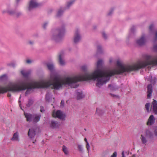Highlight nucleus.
Returning a JSON list of instances; mask_svg holds the SVG:
<instances>
[{
  "instance_id": "obj_60",
  "label": "nucleus",
  "mask_w": 157,
  "mask_h": 157,
  "mask_svg": "<svg viewBox=\"0 0 157 157\" xmlns=\"http://www.w3.org/2000/svg\"><path fill=\"white\" fill-rule=\"evenodd\" d=\"M132 156H133V157H134V155H133Z\"/></svg>"
},
{
  "instance_id": "obj_56",
  "label": "nucleus",
  "mask_w": 157,
  "mask_h": 157,
  "mask_svg": "<svg viewBox=\"0 0 157 157\" xmlns=\"http://www.w3.org/2000/svg\"><path fill=\"white\" fill-rule=\"evenodd\" d=\"M112 59H109V62L110 63H111L112 62Z\"/></svg>"
},
{
  "instance_id": "obj_48",
  "label": "nucleus",
  "mask_w": 157,
  "mask_h": 157,
  "mask_svg": "<svg viewBox=\"0 0 157 157\" xmlns=\"http://www.w3.org/2000/svg\"><path fill=\"white\" fill-rule=\"evenodd\" d=\"M102 35L104 38H105V39H107V36L106 35V34L104 32L102 33Z\"/></svg>"
},
{
  "instance_id": "obj_18",
  "label": "nucleus",
  "mask_w": 157,
  "mask_h": 157,
  "mask_svg": "<svg viewBox=\"0 0 157 157\" xmlns=\"http://www.w3.org/2000/svg\"><path fill=\"white\" fill-rule=\"evenodd\" d=\"M148 81H150L152 83H154L156 81V79L155 78H152V76L151 75H149L148 77L147 78Z\"/></svg>"
},
{
  "instance_id": "obj_4",
  "label": "nucleus",
  "mask_w": 157,
  "mask_h": 157,
  "mask_svg": "<svg viewBox=\"0 0 157 157\" xmlns=\"http://www.w3.org/2000/svg\"><path fill=\"white\" fill-rule=\"evenodd\" d=\"M65 30L63 28H60L56 30L52 35V39L56 42L61 40L63 36Z\"/></svg>"
},
{
  "instance_id": "obj_61",
  "label": "nucleus",
  "mask_w": 157,
  "mask_h": 157,
  "mask_svg": "<svg viewBox=\"0 0 157 157\" xmlns=\"http://www.w3.org/2000/svg\"><path fill=\"white\" fill-rule=\"evenodd\" d=\"M20 102H21V101H19V103H20Z\"/></svg>"
},
{
  "instance_id": "obj_58",
  "label": "nucleus",
  "mask_w": 157,
  "mask_h": 157,
  "mask_svg": "<svg viewBox=\"0 0 157 157\" xmlns=\"http://www.w3.org/2000/svg\"><path fill=\"white\" fill-rule=\"evenodd\" d=\"M19 105H20V108H21V109H22V108H21V104H20V103H19Z\"/></svg>"
},
{
  "instance_id": "obj_10",
  "label": "nucleus",
  "mask_w": 157,
  "mask_h": 157,
  "mask_svg": "<svg viewBox=\"0 0 157 157\" xmlns=\"http://www.w3.org/2000/svg\"><path fill=\"white\" fill-rule=\"evenodd\" d=\"M151 109L154 114H157V102L156 100H153L151 103Z\"/></svg>"
},
{
  "instance_id": "obj_14",
  "label": "nucleus",
  "mask_w": 157,
  "mask_h": 157,
  "mask_svg": "<svg viewBox=\"0 0 157 157\" xmlns=\"http://www.w3.org/2000/svg\"><path fill=\"white\" fill-rule=\"evenodd\" d=\"M146 41L144 37L142 36L140 38L136 40V43L139 45H143Z\"/></svg>"
},
{
  "instance_id": "obj_5",
  "label": "nucleus",
  "mask_w": 157,
  "mask_h": 157,
  "mask_svg": "<svg viewBox=\"0 0 157 157\" xmlns=\"http://www.w3.org/2000/svg\"><path fill=\"white\" fill-rule=\"evenodd\" d=\"M153 133L149 129H145L142 133L140 139L143 144H145L148 141V138H152L153 136Z\"/></svg>"
},
{
  "instance_id": "obj_28",
  "label": "nucleus",
  "mask_w": 157,
  "mask_h": 157,
  "mask_svg": "<svg viewBox=\"0 0 157 157\" xmlns=\"http://www.w3.org/2000/svg\"><path fill=\"white\" fill-rule=\"evenodd\" d=\"M54 67L52 63H50V71H54Z\"/></svg>"
},
{
  "instance_id": "obj_38",
  "label": "nucleus",
  "mask_w": 157,
  "mask_h": 157,
  "mask_svg": "<svg viewBox=\"0 0 157 157\" xmlns=\"http://www.w3.org/2000/svg\"><path fill=\"white\" fill-rule=\"evenodd\" d=\"M73 3V1H71L68 2L67 3V6L69 8Z\"/></svg>"
},
{
  "instance_id": "obj_45",
  "label": "nucleus",
  "mask_w": 157,
  "mask_h": 157,
  "mask_svg": "<svg viewBox=\"0 0 157 157\" xmlns=\"http://www.w3.org/2000/svg\"><path fill=\"white\" fill-rule=\"evenodd\" d=\"M64 101L63 100H62L61 101L60 104H61V106L62 107H63L64 106Z\"/></svg>"
},
{
  "instance_id": "obj_54",
  "label": "nucleus",
  "mask_w": 157,
  "mask_h": 157,
  "mask_svg": "<svg viewBox=\"0 0 157 157\" xmlns=\"http://www.w3.org/2000/svg\"><path fill=\"white\" fill-rule=\"evenodd\" d=\"M8 97H11V94L9 93L8 94Z\"/></svg>"
},
{
  "instance_id": "obj_24",
  "label": "nucleus",
  "mask_w": 157,
  "mask_h": 157,
  "mask_svg": "<svg viewBox=\"0 0 157 157\" xmlns=\"http://www.w3.org/2000/svg\"><path fill=\"white\" fill-rule=\"evenodd\" d=\"M16 16L18 18L22 16L23 15V13L21 11H19L16 12Z\"/></svg>"
},
{
  "instance_id": "obj_52",
  "label": "nucleus",
  "mask_w": 157,
  "mask_h": 157,
  "mask_svg": "<svg viewBox=\"0 0 157 157\" xmlns=\"http://www.w3.org/2000/svg\"><path fill=\"white\" fill-rule=\"evenodd\" d=\"M122 157H125L124 155V151H123L122 153Z\"/></svg>"
},
{
  "instance_id": "obj_42",
  "label": "nucleus",
  "mask_w": 157,
  "mask_h": 157,
  "mask_svg": "<svg viewBox=\"0 0 157 157\" xmlns=\"http://www.w3.org/2000/svg\"><path fill=\"white\" fill-rule=\"evenodd\" d=\"M32 62V61L30 59H28L26 61V63L28 64H30Z\"/></svg>"
},
{
  "instance_id": "obj_50",
  "label": "nucleus",
  "mask_w": 157,
  "mask_h": 157,
  "mask_svg": "<svg viewBox=\"0 0 157 157\" xmlns=\"http://www.w3.org/2000/svg\"><path fill=\"white\" fill-rule=\"evenodd\" d=\"M113 10L112 9L110 10L109 11V12L108 13V15H110L113 12Z\"/></svg>"
},
{
  "instance_id": "obj_27",
  "label": "nucleus",
  "mask_w": 157,
  "mask_h": 157,
  "mask_svg": "<svg viewBox=\"0 0 157 157\" xmlns=\"http://www.w3.org/2000/svg\"><path fill=\"white\" fill-rule=\"evenodd\" d=\"M108 153L109 152L107 151H104L102 154L101 157H108Z\"/></svg>"
},
{
  "instance_id": "obj_26",
  "label": "nucleus",
  "mask_w": 157,
  "mask_h": 157,
  "mask_svg": "<svg viewBox=\"0 0 157 157\" xmlns=\"http://www.w3.org/2000/svg\"><path fill=\"white\" fill-rule=\"evenodd\" d=\"M33 103V101L30 99H29L28 101V103L26 104V106L28 107H29L31 105H32Z\"/></svg>"
},
{
  "instance_id": "obj_36",
  "label": "nucleus",
  "mask_w": 157,
  "mask_h": 157,
  "mask_svg": "<svg viewBox=\"0 0 157 157\" xmlns=\"http://www.w3.org/2000/svg\"><path fill=\"white\" fill-rule=\"evenodd\" d=\"M86 147L88 151V153L90 148V146L88 143H87L86 144Z\"/></svg>"
},
{
  "instance_id": "obj_16",
  "label": "nucleus",
  "mask_w": 157,
  "mask_h": 157,
  "mask_svg": "<svg viewBox=\"0 0 157 157\" xmlns=\"http://www.w3.org/2000/svg\"><path fill=\"white\" fill-rule=\"evenodd\" d=\"M77 99L78 100L84 97L82 91L77 92H76Z\"/></svg>"
},
{
  "instance_id": "obj_11",
  "label": "nucleus",
  "mask_w": 157,
  "mask_h": 157,
  "mask_svg": "<svg viewBox=\"0 0 157 157\" xmlns=\"http://www.w3.org/2000/svg\"><path fill=\"white\" fill-rule=\"evenodd\" d=\"M152 88L151 84H149L147 86V98H150L151 96L152 93Z\"/></svg>"
},
{
  "instance_id": "obj_37",
  "label": "nucleus",
  "mask_w": 157,
  "mask_h": 157,
  "mask_svg": "<svg viewBox=\"0 0 157 157\" xmlns=\"http://www.w3.org/2000/svg\"><path fill=\"white\" fill-rule=\"evenodd\" d=\"M34 43V41L31 40H29L27 42V44L30 45H33Z\"/></svg>"
},
{
  "instance_id": "obj_23",
  "label": "nucleus",
  "mask_w": 157,
  "mask_h": 157,
  "mask_svg": "<svg viewBox=\"0 0 157 157\" xmlns=\"http://www.w3.org/2000/svg\"><path fill=\"white\" fill-rule=\"evenodd\" d=\"M78 151L81 153L83 152V148L82 146L81 145L78 144Z\"/></svg>"
},
{
  "instance_id": "obj_21",
  "label": "nucleus",
  "mask_w": 157,
  "mask_h": 157,
  "mask_svg": "<svg viewBox=\"0 0 157 157\" xmlns=\"http://www.w3.org/2000/svg\"><path fill=\"white\" fill-rule=\"evenodd\" d=\"M21 73L22 75L25 77H28L30 74V72L29 71L25 72L24 71H21Z\"/></svg>"
},
{
  "instance_id": "obj_32",
  "label": "nucleus",
  "mask_w": 157,
  "mask_h": 157,
  "mask_svg": "<svg viewBox=\"0 0 157 157\" xmlns=\"http://www.w3.org/2000/svg\"><path fill=\"white\" fill-rule=\"evenodd\" d=\"M149 106H150V103H146L145 105V108H146L147 112H149Z\"/></svg>"
},
{
  "instance_id": "obj_57",
  "label": "nucleus",
  "mask_w": 157,
  "mask_h": 157,
  "mask_svg": "<svg viewBox=\"0 0 157 157\" xmlns=\"http://www.w3.org/2000/svg\"><path fill=\"white\" fill-rule=\"evenodd\" d=\"M47 67L49 69V64H47Z\"/></svg>"
},
{
  "instance_id": "obj_55",
  "label": "nucleus",
  "mask_w": 157,
  "mask_h": 157,
  "mask_svg": "<svg viewBox=\"0 0 157 157\" xmlns=\"http://www.w3.org/2000/svg\"><path fill=\"white\" fill-rule=\"evenodd\" d=\"M110 94L112 96H114V97H117V96L114 95L113 94Z\"/></svg>"
},
{
  "instance_id": "obj_30",
  "label": "nucleus",
  "mask_w": 157,
  "mask_h": 157,
  "mask_svg": "<svg viewBox=\"0 0 157 157\" xmlns=\"http://www.w3.org/2000/svg\"><path fill=\"white\" fill-rule=\"evenodd\" d=\"M21 1V0H15V6L16 8H17L18 7L19 4L20 2Z\"/></svg>"
},
{
  "instance_id": "obj_3",
  "label": "nucleus",
  "mask_w": 157,
  "mask_h": 157,
  "mask_svg": "<svg viewBox=\"0 0 157 157\" xmlns=\"http://www.w3.org/2000/svg\"><path fill=\"white\" fill-rule=\"evenodd\" d=\"M24 115L26 118L27 121L30 122L33 121L34 123L39 122L41 115L40 113H33L31 114L28 113H24Z\"/></svg>"
},
{
  "instance_id": "obj_9",
  "label": "nucleus",
  "mask_w": 157,
  "mask_h": 157,
  "mask_svg": "<svg viewBox=\"0 0 157 157\" xmlns=\"http://www.w3.org/2000/svg\"><path fill=\"white\" fill-rule=\"evenodd\" d=\"M36 135V131L33 128H29V130L28 136L30 139H33Z\"/></svg>"
},
{
  "instance_id": "obj_46",
  "label": "nucleus",
  "mask_w": 157,
  "mask_h": 157,
  "mask_svg": "<svg viewBox=\"0 0 157 157\" xmlns=\"http://www.w3.org/2000/svg\"><path fill=\"white\" fill-rule=\"evenodd\" d=\"M153 48L155 51H157V44H155L154 45Z\"/></svg>"
},
{
  "instance_id": "obj_53",
  "label": "nucleus",
  "mask_w": 157,
  "mask_h": 157,
  "mask_svg": "<svg viewBox=\"0 0 157 157\" xmlns=\"http://www.w3.org/2000/svg\"><path fill=\"white\" fill-rule=\"evenodd\" d=\"M84 141L86 142V144L87 143H88L87 141V140L86 138H85L84 139Z\"/></svg>"
},
{
  "instance_id": "obj_34",
  "label": "nucleus",
  "mask_w": 157,
  "mask_h": 157,
  "mask_svg": "<svg viewBox=\"0 0 157 157\" xmlns=\"http://www.w3.org/2000/svg\"><path fill=\"white\" fill-rule=\"evenodd\" d=\"M102 63V61L101 60H99L97 62V67L98 68H99L100 66L101 65Z\"/></svg>"
},
{
  "instance_id": "obj_35",
  "label": "nucleus",
  "mask_w": 157,
  "mask_h": 157,
  "mask_svg": "<svg viewBox=\"0 0 157 157\" xmlns=\"http://www.w3.org/2000/svg\"><path fill=\"white\" fill-rule=\"evenodd\" d=\"M154 133L155 136L157 137V127H156L154 128Z\"/></svg>"
},
{
  "instance_id": "obj_20",
  "label": "nucleus",
  "mask_w": 157,
  "mask_h": 157,
  "mask_svg": "<svg viewBox=\"0 0 157 157\" xmlns=\"http://www.w3.org/2000/svg\"><path fill=\"white\" fill-rule=\"evenodd\" d=\"M108 87L110 88V89L112 90H115L117 89H118L119 87L117 86H114L109 84L108 85Z\"/></svg>"
},
{
  "instance_id": "obj_59",
  "label": "nucleus",
  "mask_w": 157,
  "mask_h": 157,
  "mask_svg": "<svg viewBox=\"0 0 157 157\" xmlns=\"http://www.w3.org/2000/svg\"><path fill=\"white\" fill-rule=\"evenodd\" d=\"M35 141H33V144H34V143H35Z\"/></svg>"
},
{
  "instance_id": "obj_51",
  "label": "nucleus",
  "mask_w": 157,
  "mask_h": 157,
  "mask_svg": "<svg viewBox=\"0 0 157 157\" xmlns=\"http://www.w3.org/2000/svg\"><path fill=\"white\" fill-rule=\"evenodd\" d=\"M6 10H3L2 11V13L3 14L5 13H7V6H6Z\"/></svg>"
},
{
  "instance_id": "obj_2",
  "label": "nucleus",
  "mask_w": 157,
  "mask_h": 157,
  "mask_svg": "<svg viewBox=\"0 0 157 157\" xmlns=\"http://www.w3.org/2000/svg\"><path fill=\"white\" fill-rule=\"evenodd\" d=\"M149 65H157V57L152 58L147 56L145 61L138 62L131 66H125L119 61L117 62V67L110 70V77L116 74H120L125 72L138 70Z\"/></svg>"
},
{
  "instance_id": "obj_1",
  "label": "nucleus",
  "mask_w": 157,
  "mask_h": 157,
  "mask_svg": "<svg viewBox=\"0 0 157 157\" xmlns=\"http://www.w3.org/2000/svg\"><path fill=\"white\" fill-rule=\"evenodd\" d=\"M49 86V80L43 79L39 81L29 79L17 82H10L6 87L0 86V93H4L8 91L18 92L27 89L25 93V96L30 93L33 89L46 88Z\"/></svg>"
},
{
  "instance_id": "obj_7",
  "label": "nucleus",
  "mask_w": 157,
  "mask_h": 157,
  "mask_svg": "<svg viewBox=\"0 0 157 157\" xmlns=\"http://www.w3.org/2000/svg\"><path fill=\"white\" fill-rule=\"evenodd\" d=\"M52 116L53 117H57L62 120H64L65 117V114L60 110L57 111H54L52 113Z\"/></svg>"
},
{
  "instance_id": "obj_39",
  "label": "nucleus",
  "mask_w": 157,
  "mask_h": 157,
  "mask_svg": "<svg viewBox=\"0 0 157 157\" xmlns=\"http://www.w3.org/2000/svg\"><path fill=\"white\" fill-rule=\"evenodd\" d=\"M8 65L9 66L13 67H15V64L13 63H9L8 64Z\"/></svg>"
},
{
  "instance_id": "obj_33",
  "label": "nucleus",
  "mask_w": 157,
  "mask_h": 157,
  "mask_svg": "<svg viewBox=\"0 0 157 157\" xmlns=\"http://www.w3.org/2000/svg\"><path fill=\"white\" fill-rule=\"evenodd\" d=\"M48 22H45L44 23L43 25V28L44 29H45L47 27H48Z\"/></svg>"
},
{
  "instance_id": "obj_22",
  "label": "nucleus",
  "mask_w": 157,
  "mask_h": 157,
  "mask_svg": "<svg viewBox=\"0 0 157 157\" xmlns=\"http://www.w3.org/2000/svg\"><path fill=\"white\" fill-rule=\"evenodd\" d=\"M51 127L55 128L58 126V123L57 122L52 121L51 122Z\"/></svg>"
},
{
  "instance_id": "obj_13",
  "label": "nucleus",
  "mask_w": 157,
  "mask_h": 157,
  "mask_svg": "<svg viewBox=\"0 0 157 157\" xmlns=\"http://www.w3.org/2000/svg\"><path fill=\"white\" fill-rule=\"evenodd\" d=\"M155 119L153 115H151L147 123V125H151L153 124L155 122Z\"/></svg>"
},
{
  "instance_id": "obj_8",
  "label": "nucleus",
  "mask_w": 157,
  "mask_h": 157,
  "mask_svg": "<svg viewBox=\"0 0 157 157\" xmlns=\"http://www.w3.org/2000/svg\"><path fill=\"white\" fill-rule=\"evenodd\" d=\"M7 6V13L10 15H13L16 13V8L13 9L11 8V5L10 3L6 4Z\"/></svg>"
},
{
  "instance_id": "obj_17",
  "label": "nucleus",
  "mask_w": 157,
  "mask_h": 157,
  "mask_svg": "<svg viewBox=\"0 0 157 157\" xmlns=\"http://www.w3.org/2000/svg\"><path fill=\"white\" fill-rule=\"evenodd\" d=\"M12 140H19L18 135L17 132H16L13 134L12 138L11 139Z\"/></svg>"
},
{
  "instance_id": "obj_49",
  "label": "nucleus",
  "mask_w": 157,
  "mask_h": 157,
  "mask_svg": "<svg viewBox=\"0 0 157 157\" xmlns=\"http://www.w3.org/2000/svg\"><path fill=\"white\" fill-rule=\"evenodd\" d=\"M82 69L84 71H85L86 70L87 67L86 66H83L82 67Z\"/></svg>"
},
{
  "instance_id": "obj_25",
  "label": "nucleus",
  "mask_w": 157,
  "mask_h": 157,
  "mask_svg": "<svg viewBox=\"0 0 157 157\" xmlns=\"http://www.w3.org/2000/svg\"><path fill=\"white\" fill-rule=\"evenodd\" d=\"M63 10L62 8L60 9L58 11V12L56 15L58 17L60 16L63 13Z\"/></svg>"
},
{
  "instance_id": "obj_12",
  "label": "nucleus",
  "mask_w": 157,
  "mask_h": 157,
  "mask_svg": "<svg viewBox=\"0 0 157 157\" xmlns=\"http://www.w3.org/2000/svg\"><path fill=\"white\" fill-rule=\"evenodd\" d=\"M64 54L63 53H60L59 56V64L62 66L65 64V62L63 59Z\"/></svg>"
},
{
  "instance_id": "obj_29",
  "label": "nucleus",
  "mask_w": 157,
  "mask_h": 157,
  "mask_svg": "<svg viewBox=\"0 0 157 157\" xmlns=\"http://www.w3.org/2000/svg\"><path fill=\"white\" fill-rule=\"evenodd\" d=\"M7 79V77L6 75H4L0 77V80L2 81H5Z\"/></svg>"
},
{
  "instance_id": "obj_6",
  "label": "nucleus",
  "mask_w": 157,
  "mask_h": 157,
  "mask_svg": "<svg viewBox=\"0 0 157 157\" xmlns=\"http://www.w3.org/2000/svg\"><path fill=\"white\" fill-rule=\"evenodd\" d=\"M40 5L36 0H31L29 3L27 7L28 10L29 11H31L34 9L37 8Z\"/></svg>"
},
{
  "instance_id": "obj_41",
  "label": "nucleus",
  "mask_w": 157,
  "mask_h": 157,
  "mask_svg": "<svg viewBox=\"0 0 157 157\" xmlns=\"http://www.w3.org/2000/svg\"><path fill=\"white\" fill-rule=\"evenodd\" d=\"M46 100L48 102L49 101V95L48 94L46 95Z\"/></svg>"
},
{
  "instance_id": "obj_15",
  "label": "nucleus",
  "mask_w": 157,
  "mask_h": 157,
  "mask_svg": "<svg viewBox=\"0 0 157 157\" xmlns=\"http://www.w3.org/2000/svg\"><path fill=\"white\" fill-rule=\"evenodd\" d=\"M80 38V36L79 34L78 30H77L75 33L74 38V42L76 43L79 41Z\"/></svg>"
},
{
  "instance_id": "obj_47",
  "label": "nucleus",
  "mask_w": 157,
  "mask_h": 157,
  "mask_svg": "<svg viewBox=\"0 0 157 157\" xmlns=\"http://www.w3.org/2000/svg\"><path fill=\"white\" fill-rule=\"evenodd\" d=\"M153 28H154L153 25L152 24V25H151L150 26L149 29L151 31V30H152V29H153Z\"/></svg>"
},
{
  "instance_id": "obj_31",
  "label": "nucleus",
  "mask_w": 157,
  "mask_h": 157,
  "mask_svg": "<svg viewBox=\"0 0 157 157\" xmlns=\"http://www.w3.org/2000/svg\"><path fill=\"white\" fill-rule=\"evenodd\" d=\"M157 40V30L155 33V36L153 38V41L154 42H155Z\"/></svg>"
},
{
  "instance_id": "obj_40",
  "label": "nucleus",
  "mask_w": 157,
  "mask_h": 157,
  "mask_svg": "<svg viewBox=\"0 0 157 157\" xmlns=\"http://www.w3.org/2000/svg\"><path fill=\"white\" fill-rule=\"evenodd\" d=\"M117 153L116 152H114L111 157H117Z\"/></svg>"
},
{
  "instance_id": "obj_19",
  "label": "nucleus",
  "mask_w": 157,
  "mask_h": 157,
  "mask_svg": "<svg viewBox=\"0 0 157 157\" xmlns=\"http://www.w3.org/2000/svg\"><path fill=\"white\" fill-rule=\"evenodd\" d=\"M62 150L64 154L67 155H68L69 152L67 148L65 145H63L62 147Z\"/></svg>"
},
{
  "instance_id": "obj_44",
  "label": "nucleus",
  "mask_w": 157,
  "mask_h": 157,
  "mask_svg": "<svg viewBox=\"0 0 157 157\" xmlns=\"http://www.w3.org/2000/svg\"><path fill=\"white\" fill-rule=\"evenodd\" d=\"M44 108L43 106H41L40 107V111L42 113H44Z\"/></svg>"
},
{
  "instance_id": "obj_43",
  "label": "nucleus",
  "mask_w": 157,
  "mask_h": 157,
  "mask_svg": "<svg viewBox=\"0 0 157 157\" xmlns=\"http://www.w3.org/2000/svg\"><path fill=\"white\" fill-rule=\"evenodd\" d=\"M98 51V52H100L101 49V47L100 46H98L97 47Z\"/></svg>"
}]
</instances>
